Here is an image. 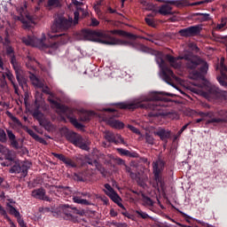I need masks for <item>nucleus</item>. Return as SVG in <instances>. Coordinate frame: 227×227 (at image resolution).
I'll list each match as a JSON object with an SVG mask.
<instances>
[{
  "instance_id": "1",
  "label": "nucleus",
  "mask_w": 227,
  "mask_h": 227,
  "mask_svg": "<svg viewBox=\"0 0 227 227\" xmlns=\"http://www.w3.org/2000/svg\"><path fill=\"white\" fill-rule=\"evenodd\" d=\"M166 59L168 61L170 67L176 69L182 67L180 59H185V66L187 70H189L190 79H201L208 72V63L192 54H184L183 57L177 58L168 54L166 55Z\"/></svg>"
},
{
  "instance_id": "2",
  "label": "nucleus",
  "mask_w": 227,
  "mask_h": 227,
  "mask_svg": "<svg viewBox=\"0 0 227 227\" xmlns=\"http://www.w3.org/2000/svg\"><path fill=\"white\" fill-rule=\"evenodd\" d=\"M80 40H89L95 42L98 40L101 43L106 45H118L120 40L114 39L111 35H117L118 36H127L132 40H136V35L130 33H127L122 30H110L108 32H97L93 30H82L80 34Z\"/></svg>"
},
{
  "instance_id": "3",
  "label": "nucleus",
  "mask_w": 227,
  "mask_h": 227,
  "mask_svg": "<svg viewBox=\"0 0 227 227\" xmlns=\"http://www.w3.org/2000/svg\"><path fill=\"white\" fill-rule=\"evenodd\" d=\"M49 37L51 40H59V43L54 42L52 43L47 44L45 43V34H43L42 38H37L36 36L28 35L27 37H23L22 42L26 45H30L31 47H36L37 49H41V51H45L46 49H58L60 45H65V43H68V40H70V36L67 34L60 35H49Z\"/></svg>"
},
{
  "instance_id": "4",
  "label": "nucleus",
  "mask_w": 227,
  "mask_h": 227,
  "mask_svg": "<svg viewBox=\"0 0 227 227\" xmlns=\"http://www.w3.org/2000/svg\"><path fill=\"white\" fill-rule=\"evenodd\" d=\"M156 63H158L160 68V73H161V77L165 82L168 84H170V86H175L173 84V81H177L178 77L175 75V73L168 67V64H166V61L160 57L156 58Z\"/></svg>"
},
{
  "instance_id": "5",
  "label": "nucleus",
  "mask_w": 227,
  "mask_h": 227,
  "mask_svg": "<svg viewBox=\"0 0 227 227\" xmlns=\"http://www.w3.org/2000/svg\"><path fill=\"white\" fill-rule=\"evenodd\" d=\"M147 98H142L140 101L137 103H118L115 104V106H118L120 109H153V111H155L157 109V106H159V103L157 101L153 103H147V104H142L141 102H148Z\"/></svg>"
},
{
  "instance_id": "6",
  "label": "nucleus",
  "mask_w": 227,
  "mask_h": 227,
  "mask_svg": "<svg viewBox=\"0 0 227 227\" xmlns=\"http://www.w3.org/2000/svg\"><path fill=\"white\" fill-rule=\"evenodd\" d=\"M72 18L67 19L63 14H57L55 16L54 23L51 26V31L58 33L59 31H67L72 27Z\"/></svg>"
},
{
  "instance_id": "7",
  "label": "nucleus",
  "mask_w": 227,
  "mask_h": 227,
  "mask_svg": "<svg viewBox=\"0 0 227 227\" xmlns=\"http://www.w3.org/2000/svg\"><path fill=\"white\" fill-rule=\"evenodd\" d=\"M13 163L14 164L10 168L9 173H15L16 175L20 174V176L26 178V176H27V171L31 168V162L15 160Z\"/></svg>"
},
{
  "instance_id": "8",
  "label": "nucleus",
  "mask_w": 227,
  "mask_h": 227,
  "mask_svg": "<svg viewBox=\"0 0 227 227\" xmlns=\"http://www.w3.org/2000/svg\"><path fill=\"white\" fill-rule=\"evenodd\" d=\"M104 192L108 196V198H110V200H112V201H114V203H116L120 208H125V206L121 202V198L114 192V189H113L109 184H105Z\"/></svg>"
},
{
  "instance_id": "9",
  "label": "nucleus",
  "mask_w": 227,
  "mask_h": 227,
  "mask_svg": "<svg viewBox=\"0 0 227 227\" xmlns=\"http://www.w3.org/2000/svg\"><path fill=\"white\" fill-rule=\"evenodd\" d=\"M164 168V161L160 159L156 160L153 162V173L154 175V180L156 184H160L162 187V178H160V171Z\"/></svg>"
},
{
  "instance_id": "10",
  "label": "nucleus",
  "mask_w": 227,
  "mask_h": 227,
  "mask_svg": "<svg viewBox=\"0 0 227 227\" xmlns=\"http://www.w3.org/2000/svg\"><path fill=\"white\" fill-rule=\"evenodd\" d=\"M29 79L33 84V86H35V88H40L43 90V93H46V95H51V90H49V87H45V82H43V80L36 77V75L30 74L29 75Z\"/></svg>"
},
{
  "instance_id": "11",
  "label": "nucleus",
  "mask_w": 227,
  "mask_h": 227,
  "mask_svg": "<svg viewBox=\"0 0 227 227\" xmlns=\"http://www.w3.org/2000/svg\"><path fill=\"white\" fill-rule=\"evenodd\" d=\"M200 33H201V27L200 25L192 26L179 30V35L185 37L196 36V35H200Z\"/></svg>"
},
{
  "instance_id": "12",
  "label": "nucleus",
  "mask_w": 227,
  "mask_h": 227,
  "mask_svg": "<svg viewBox=\"0 0 227 227\" xmlns=\"http://www.w3.org/2000/svg\"><path fill=\"white\" fill-rule=\"evenodd\" d=\"M104 137L106 141H108V143H114V145H119V143H121L122 145H125V141L120 134H114L111 131H106Z\"/></svg>"
},
{
  "instance_id": "13",
  "label": "nucleus",
  "mask_w": 227,
  "mask_h": 227,
  "mask_svg": "<svg viewBox=\"0 0 227 227\" xmlns=\"http://www.w3.org/2000/svg\"><path fill=\"white\" fill-rule=\"evenodd\" d=\"M48 100L50 104L53 106V107L59 109V111H60V113H62L63 114H71L72 113H75V109H72L65 105H61L59 102L51 99V98H49Z\"/></svg>"
},
{
  "instance_id": "14",
  "label": "nucleus",
  "mask_w": 227,
  "mask_h": 227,
  "mask_svg": "<svg viewBox=\"0 0 227 227\" xmlns=\"http://www.w3.org/2000/svg\"><path fill=\"white\" fill-rule=\"evenodd\" d=\"M82 198H91V194L89 192H78L75 196L73 197L74 203H77L78 205H91V202L86 199Z\"/></svg>"
},
{
  "instance_id": "15",
  "label": "nucleus",
  "mask_w": 227,
  "mask_h": 227,
  "mask_svg": "<svg viewBox=\"0 0 227 227\" xmlns=\"http://www.w3.org/2000/svg\"><path fill=\"white\" fill-rule=\"evenodd\" d=\"M220 72L222 76L217 77V81L221 84V86H226L227 67L224 65V59H221L220 60Z\"/></svg>"
},
{
  "instance_id": "16",
  "label": "nucleus",
  "mask_w": 227,
  "mask_h": 227,
  "mask_svg": "<svg viewBox=\"0 0 227 227\" xmlns=\"http://www.w3.org/2000/svg\"><path fill=\"white\" fill-rule=\"evenodd\" d=\"M31 196L35 200H42L43 201H51V199L46 195L45 189L43 188H38L32 191Z\"/></svg>"
},
{
  "instance_id": "17",
  "label": "nucleus",
  "mask_w": 227,
  "mask_h": 227,
  "mask_svg": "<svg viewBox=\"0 0 227 227\" xmlns=\"http://www.w3.org/2000/svg\"><path fill=\"white\" fill-rule=\"evenodd\" d=\"M15 20H20L23 24L24 29L31 27V22H33V17L29 14H20V16H14Z\"/></svg>"
},
{
  "instance_id": "18",
  "label": "nucleus",
  "mask_w": 227,
  "mask_h": 227,
  "mask_svg": "<svg viewBox=\"0 0 227 227\" xmlns=\"http://www.w3.org/2000/svg\"><path fill=\"white\" fill-rule=\"evenodd\" d=\"M218 116L220 117L207 120V123H227V111L221 110L220 112H218Z\"/></svg>"
},
{
  "instance_id": "19",
  "label": "nucleus",
  "mask_w": 227,
  "mask_h": 227,
  "mask_svg": "<svg viewBox=\"0 0 227 227\" xmlns=\"http://www.w3.org/2000/svg\"><path fill=\"white\" fill-rule=\"evenodd\" d=\"M12 65L13 66V68L15 70L16 79H17L20 86H21V88H24V84H26V78H24V76H22V69H20V67H19V66H15V62L13 61V59L12 60Z\"/></svg>"
},
{
  "instance_id": "20",
  "label": "nucleus",
  "mask_w": 227,
  "mask_h": 227,
  "mask_svg": "<svg viewBox=\"0 0 227 227\" xmlns=\"http://www.w3.org/2000/svg\"><path fill=\"white\" fill-rule=\"evenodd\" d=\"M74 146H78L82 150H85L88 152L90 150V142L86 141L81 135H78L74 144Z\"/></svg>"
},
{
  "instance_id": "21",
  "label": "nucleus",
  "mask_w": 227,
  "mask_h": 227,
  "mask_svg": "<svg viewBox=\"0 0 227 227\" xmlns=\"http://www.w3.org/2000/svg\"><path fill=\"white\" fill-rule=\"evenodd\" d=\"M77 114L79 115L81 121H90L94 113L86 111L84 109H80V110H77Z\"/></svg>"
},
{
  "instance_id": "22",
  "label": "nucleus",
  "mask_w": 227,
  "mask_h": 227,
  "mask_svg": "<svg viewBox=\"0 0 227 227\" xmlns=\"http://www.w3.org/2000/svg\"><path fill=\"white\" fill-rule=\"evenodd\" d=\"M154 136H158L161 141H164L165 139H169V137H171V132L164 129H160L157 131H154Z\"/></svg>"
},
{
  "instance_id": "23",
  "label": "nucleus",
  "mask_w": 227,
  "mask_h": 227,
  "mask_svg": "<svg viewBox=\"0 0 227 227\" xmlns=\"http://www.w3.org/2000/svg\"><path fill=\"white\" fill-rule=\"evenodd\" d=\"M3 77H7V79H9L14 88L16 95H19V86L15 84V77L13 76V74H12L10 71H7L3 74Z\"/></svg>"
},
{
  "instance_id": "24",
  "label": "nucleus",
  "mask_w": 227,
  "mask_h": 227,
  "mask_svg": "<svg viewBox=\"0 0 227 227\" xmlns=\"http://www.w3.org/2000/svg\"><path fill=\"white\" fill-rule=\"evenodd\" d=\"M106 121L108 125H110V127H113V129H123V127H125V124H123V122L118 120H114L113 118L107 119Z\"/></svg>"
},
{
  "instance_id": "25",
  "label": "nucleus",
  "mask_w": 227,
  "mask_h": 227,
  "mask_svg": "<svg viewBox=\"0 0 227 227\" xmlns=\"http://www.w3.org/2000/svg\"><path fill=\"white\" fill-rule=\"evenodd\" d=\"M158 12L160 15H173V8L168 4H163L159 8Z\"/></svg>"
},
{
  "instance_id": "26",
  "label": "nucleus",
  "mask_w": 227,
  "mask_h": 227,
  "mask_svg": "<svg viewBox=\"0 0 227 227\" xmlns=\"http://www.w3.org/2000/svg\"><path fill=\"white\" fill-rule=\"evenodd\" d=\"M47 10H54V8H61L59 0H48L46 4Z\"/></svg>"
},
{
  "instance_id": "27",
  "label": "nucleus",
  "mask_w": 227,
  "mask_h": 227,
  "mask_svg": "<svg viewBox=\"0 0 227 227\" xmlns=\"http://www.w3.org/2000/svg\"><path fill=\"white\" fill-rule=\"evenodd\" d=\"M72 4H74V6H77V11L74 12V23L77 24V20H79V12H84L82 8L79 7V6H82V2H79L77 0H72Z\"/></svg>"
},
{
  "instance_id": "28",
  "label": "nucleus",
  "mask_w": 227,
  "mask_h": 227,
  "mask_svg": "<svg viewBox=\"0 0 227 227\" xmlns=\"http://www.w3.org/2000/svg\"><path fill=\"white\" fill-rule=\"evenodd\" d=\"M67 210H73L74 214H76L77 215H84V211H81L79 209H77L76 207H70L69 206H64V212L66 214V215H71L70 213H67Z\"/></svg>"
},
{
  "instance_id": "29",
  "label": "nucleus",
  "mask_w": 227,
  "mask_h": 227,
  "mask_svg": "<svg viewBox=\"0 0 227 227\" xmlns=\"http://www.w3.org/2000/svg\"><path fill=\"white\" fill-rule=\"evenodd\" d=\"M6 160H10L11 162H15V157H17V154L15 153V151H12L9 149L5 155H4Z\"/></svg>"
},
{
  "instance_id": "30",
  "label": "nucleus",
  "mask_w": 227,
  "mask_h": 227,
  "mask_svg": "<svg viewBox=\"0 0 227 227\" xmlns=\"http://www.w3.org/2000/svg\"><path fill=\"white\" fill-rule=\"evenodd\" d=\"M164 116V114H160L158 112H151L148 114V118L151 121H157L159 118Z\"/></svg>"
},
{
  "instance_id": "31",
  "label": "nucleus",
  "mask_w": 227,
  "mask_h": 227,
  "mask_svg": "<svg viewBox=\"0 0 227 227\" xmlns=\"http://www.w3.org/2000/svg\"><path fill=\"white\" fill-rule=\"evenodd\" d=\"M78 136H79V134H77L75 132H68L66 135V139H67V141H69L70 143H72L74 145V143H75V139H77Z\"/></svg>"
},
{
  "instance_id": "32",
  "label": "nucleus",
  "mask_w": 227,
  "mask_h": 227,
  "mask_svg": "<svg viewBox=\"0 0 227 227\" xmlns=\"http://www.w3.org/2000/svg\"><path fill=\"white\" fill-rule=\"evenodd\" d=\"M6 54L11 57V63L13 59L15 67H17V61L15 60V55H13V48L12 46L6 47Z\"/></svg>"
},
{
  "instance_id": "33",
  "label": "nucleus",
  "mask_w": 227,
  "mask_h": 227,
  "mask_svg": "<svg viewBox=\"0 0 227 227\" xmlns=\"http://www.w3.org/2000/svg\"><path fill=\"white\" fill-rule=\"evenodd\" d=\"M7 207L9 208V213L11 214V215H14V217H20V212H19L15 207H13V206H12L11 204H7Z\"/></svg>"
},
{
  "instance_id": "34",
  "label": "nucleus",
  "mask_w": 227,
  "mask_h": 227,
  "mask_svg": "<svg viewBox=\"0 0 227 227\" xmlns=\"http://www.w3.org/2000/svg\"><path fill=\"white\" fill-rule=\"evenodd\" d=\"M67 118L72 125L75 127V129H82L83 126L81 124V122L77 121V119L75 117H70V115H67Z\"/></svg>"
},
{
  "instance_id": "35",
  "label": "nucleus",
  "mask_w": 227,
  "mask_h": 227,
  "mask_svg": "<svg viewBox=\"0 0 227 227\" xmlns=\"http://www.w3.org/2000/svg\"><path fill=\"white\" fill-rule=\"evenodd\" d=\"M63 162L67 168H77V164L71 159L66 158Z\"/></svg>"
},
{
  "instance_id": "36",
  "label": "nucleus",
  "mask_w": 227,
  "mask_h": 227,
  "mask_svg": "<svg viewBox=\"0 0 227 227\" xmlns=\"http://www.w3.org/2000/svg\"><path fill=\"white\" fill-rule=\"evenodd\" d=\"M135 214H137V217H141V219H148V217H150L148 214L143 212V210L141 209H137L135 211Z\"/></svg>"
},
{
  "instance_id": "37",
  "label": "nucleus",
  "mask_w": 227,
  "mask_h": 227,
  "mask_svg": "<svg viewBox=\"0 0 227 227\" xmlns=\"http://www.w3.org/2000/svg\"><path fill=\"white\" fill-rule=\"evenodd\" d=\"M88 164H90V166H95L97 168V169H99L100 173L102 175H105L106 173V168H98V161L94 160V161H88Z\"/></svg>"
},
{
  "instance_id": "38",
  "label": "nucleus",
  "mask_w": 227,
  "mask_h": 227,
  "mask_svg": "<svg viewBox=\"0 0 227 227\" xmlns=\"http://www.w3.org/2000/svg\"><path fill=\"white\" fill-rule=\"evenodd\" d=\"M145 143H147V145H155V138H153L152 137V135L146 133L145 134Z\"/></svg>"
},
{
  "instance_id": "39",
  "label": "nucleus",
  "mask_w": 227,
  "mask_h": 227,
  "mask_svg": "<svg viewBox=\"0 0 227 227\" xmlns=\"http://www.w3.org/2000/svg\"><path fill=\"white\" fill-rule=\"evenodd\" d=\"M198 114H199V116H200L201 118H206L207 116L208 118H212V116H214V113H212V112H207V113L199 112Z\"/></svg>"
},
{
  "instance_id": "40",
  "label": "nucleus",
  "mask_w": 227,
  "mask_h": 227,
  "mask_svg": "<svg viewBox=\"0 0 227 227\" xmlns=\"http://www.w3.org/2000/svg\"><path fill=\"white\" fill-rule=\"evenodd\" d=\"M34 118H35L36 120H42L43 118V114H42V112L35 110L33 114Z\"/></svg>"
},
{
  "instance_id": "41",
  "label": "nucleus",
  "mask_w": 227,
  "mask_h": 227,
  "mask_svg": "<svg viewBox=\"0 0 227 227\" xmlns=\"http://www.w3.org/2000/svg\"><path fill=\"white\" fill-rule=\"evenodd\" d=\"M227 24V18H223L222 22L216 26V29H223Z\"/></svg>"
},
{
  "instance_id": "42",
  "label": "nucleus",
  "mask_w": 227,
  "mask_h": 227,
  "mask_svg": "<svg viewBox=\"0 0 227 227\" xmlns=\"http://www.w3.org/2000/svg\"><path fill=\"white\" fill-rule=\"evenodd\" d=\"M51 154L53 155V157H55L56 159H59V160H61L62 162H65V160L67 159V157H65V155L63 154H59L56 153H52Z\"/></svg>"
},
{
  "instance_id": "43",
  "label": "nucleus",
  "mask_w": 227,
  "mask_h": 227,
  "mask_svg": "<svg viewBox=\"0 0 227 227\" xmlns=\"http://www.w3.org/2000/svg\"><path fill=\"white\" fill-rule=\"evenodd\" d=\"M128 129H129L131 132H134V134H137V136H141V131L137 128L132 125H128Z\"/></svg>"
},
{
  "instance_id": "44",
  "label": "nucleus",
  "mask_w": 227,
  "mask_h": 227,
  "mask_svg": "<svg viewBox=\"0 0 227 227\" xmlns=\"http://www.w3.org/2000/svg\"><path fill=\"white\" fill-rule=\"evenodd\" d=\"M0 143H6V132L4 129H0Z\"/></svg>"
},
{
  "instance_id": "45",
  "label": "nucleus",
  "mask_w": 227,
  "mask_h": 227,
  "mask_svg": "<svg viewBox=\"0 0 227 227\" xmlns=\"http://www.w3.org/2000/svg\"><path fill=\"white\" fill-rule=\"evenodd\" d=\"M126 173H129L131 178H136V174L132 172L130 167L125 165Z\"/></svg>"
},
{
  "instance_id": "46",
  "label": "nucleus",
  "mask_w": 227,
  "mask_h": 227,
  "mask_svg": "<svg viewBox=\"0 0 227 227\" xmlns=\"http://www.w3.org/2000/svg\"><path fill=\"white\" fill-rule=\"evenodd\" d=\"M117 152H119V153H121V155H130V152L129 150H125L123 148H118Z\"/></svg>"
},
{
  "instance_id": "47",
  "label": "nucleus",
  "mask_w": 227,
  "mask_h": 227,
  "mask_svg": "<svg viewBox=\"0 0 227 227\" xmlns=\"http://www.w3.org/2000/svg\"><path fill=\"white\" fill-rule=\"evenodd\" d=\"M6 132H7V136H8V138L10 139V141H13L14 139H16L15 134H13V131L7 129Z\"/></svg>"
},
{
  "instance_id": "48",
  "label": "nucleus",
  "mask_w": 227,
  "mask_h": 227,
  "mask_svg": "<svg viewBox=\"0 0 227 227\" xmlns=\"http://www.w3.org/2000/svg\"><path fill=\"white\" fill-rule=\"evenodd\" d=\"M11 145L12 148H15V150H19V148H20V145H19V142H17L16 138H14V140H11Z\"/></svg>"
},
{
  "instance_id": "49",
  "label": "nucleus",
  "mask_w": 227,
  "mask_h": 227,
  "mask_svg": "<svg viewBox=\"0 0 227 227\" xmlns=\"http://www.w3.org/2000/svg\"><path fill=\"white\" fill-rule=\"evenodd\" d=\"M10 149H8L6 146L4 145H0V153H2V155L5 156L6 153H8V151Z\"/></svg>"
},
{
  "instance_id": "50",
  "label": "nucleus",
  "mask_w": 227,
  "mask_h": 227,
  "mask_svg": "<svg viewBox=\"0 0 227 227\" xmlns=\"http://www.w3.org/2000/svg\"><path fill=\"white\" fill-rule=\"evenodd\" d=\"M144 202L145 203V205H148V207H152L153 205V200H152V199L148 197L144 199Z\"/></svg>"
},
{
  "instance_id": "51",
  "label": "nucleus",
  "mask_w": 227,
  "mask_h": 227,
  "mask_svg": "<svg viewBox=\"0 0 227 227\" xmlns=\"http://www.w3.org/2000/svg\"><path fill=\"white\" fill-rule=\"evenodd\" d=\"M17 220L20 227H27L26 226V223H24V219H22L20 215L17 218Z\"/></svg>"
},
{
  "instance_id": "52",
  "label": "nucleus",
  "mask_w": 227,
  "mask_h": 227,
  "mask_svg": "<svg viewBox=\"0 0 227 227\" xmlns=\"http://www.w3.org/2000/svg\"><path fill=\"white\" fill-rule=\"evenodd\" d=\"M98 24H100V22L98 21L97 19H95V18L91 19L90 26H92L93 27H97V26H98Z\"/></svg>"
},
{
  "instance_id": "53",
  "label": "nucleus",
  "mask_w": 227,
  "mask_h": 227,
  "mask_svg": "<svg viewBox=\"0 0 227 227\" xmlns=\"http://www.w3.org/2000/svg\"><path fill=\"white\" fill-rule=\"evenodd\" d=\"M145 22H146V24H148V26H151L152 27H153V26H155V22H153V19L145 18Z\"/></svg>"
},
{
  "instance_id": "54",
  "label": "nucleus",
  "mask_w": 227,
  "mask_h": 227,
  "mask_svg": "<svg viewBox=\"0 0 227 227\" xmlns=\"http://www.w3.org/2000/svg\"><path fill=\"white\" fill-rule=\"evenodd\" d=\"M27 132L29 136H31V137H33L34 139H36V137H38V134L33 131V129H28Z\"/></svg>"
},
{
  "instance_id": "55",
  "label": "nucleus",
  "mask_w": 227,
  "mask_h": 227,
  "mask_svg": "<svg viewBox=\"0 0 227 227\" xmlns=\"http://www.w3.org/2000/svg\"><path fill=\"white\" fill-rule=\"evenodd\" d=\"M12 120L14 123H16V125H18L19 127L22 126V122H20V121L15 117V116H12Z\"/></svg>"
},
{
  "instance_id": "56",
  "label": "nucleus",
  "mask_w": 227,
  "mask_h": 227,
  "mask_svg": "<svg viewBox=\"0 0 227 227\" xmlns=\"http://www.w3.org/2000/svg\"><path fill=\"white\" fill-rule=\"evenodd\" d=\"M113 225L115 227H127L128 226L127 223H116V222H114Z\"/></svg>"
},
{
  "instance_id": "57",
  "label": "nucleus",
  "mask_w": 227,
  "mask_h": 227,
  "mask_svg": "<svg viewBox=\"0 0 227 227\" xmlns=\"http://www.w3.org/2000/svg\"><path fill=\"white\" fill-rule=\"evenodd\" d=\"M35 141H38V143H41L42 145H47V141H45V139L40 137V136H37V137L35 138Z\"/></svg>"
},
{
  "instance_id": "58",
  "label": "nucleus",
  "mask_w": 227,
  "mask_h": 227,
  "mask_svg": "<svg viewBox=\"0 0 227 227\" xmlns=\"http://www.w3.org/2000/svg\"><path fill=\"white\" fill-rule=\"evenodd\" d=\"M187 127H189V123L185 124L184 126H183L181 128V129L178 131V136H181V134L184 132V130H185L187 129Z\"/></svg>"
},
{
  "instance_id": "59",
  "label": "nucleus",
  "mask_w": 227,
  "mask_h": 227,
  "mask_svg": "<svg viewBox=\"0 0 227 227\" xmlns=\"http://www.w3.org/2000/svg\"><path fill=\"white\" fill-rule=\"evenodd\" d=\"M189 47L191 48V49H192V51H198V45H196V43H191L190 44H189Z\"/></svg>"
},
{
  "instance_id": "60",
  "label": "nucleus",
  "mask_w": 227,
  "mask_h": 227,
  "mask_svg": "<svg viewBox=\"0 0 227 227\" xmlns=\"http://www.w3.org/2000/svg\"><path fill=\"white\" fill-rule=\"evenodd\" d=\"M110 215L111 217H116V215H118V212H116L114 209H111L110 210Z\"/></svg>"
},
{
  "instance_id": "61",
  "label": "nucleus",
  "mask_w": 227,
  "mask_h": 227,
  "mask_svg": "<svg viewBox=\"0 0 227 227\" xmlns=\"http://www.w3.org/2000/svg\"><path fill=\"white\" fill-rule=\"evenodd\" d=\"M101 201H103L104 205H109V199L107 197L101 198Z\"/></svg>"
},
{
  "instance_id": "62",
  "label": "nucleus",
  "mask_w": 227,
  "mask_h": 227,
  "mask_svg": "<svg viewBox=\"0 0 227 227\" xmlns=\"http://www.w3.org/2000/svg\"><path fill=\"white\" fill-rule=\"evenodd\" d=\"M4 70V62H3V59L0 58V72H3Z\"/></svg>"
},
{
  "instance_id": "63",
  "label": "nucleus",
  "mask_w": 227,
  "mask_h": 227,
  "mask_svg": "<svg viewBox=\"0 0 227 227\" xmlns=\"http://www.w3.org/2000/svg\"><path fill=\"white\" fill-rule=\"evenodd\" d=\"M0 214L2 215H6V210H4V207H3V206H0Z\"/></svg>"
},
{
  "instance_id": "64",
  "label": "nucleus",
  "mask_w": 227,
  "mask_h": 227,
  "mask_svg": "<svg viewBox=\"0 0 227 227\" xmlns=\"http://www.w3.org/2000/svg\"><path fill=\"white\" fill-rule=\"evenodd\" d=\"M153 4H147V7L145 8V10H149V11H152V10H153Z\"/></svg>"
}]
</instances>
